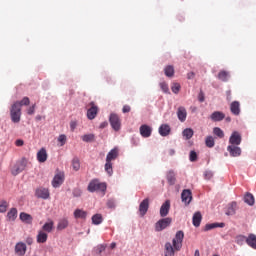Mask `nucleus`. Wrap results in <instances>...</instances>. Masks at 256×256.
<instances>
[{
  "instance_id": "nucleus-1",
  "label": "nucleus",
  "mask_w": 256,
  "mask_h": 256,
  "mask_svg": "<svg viewBox=\"0 0 256 256\" xmlns=\"http://www.w3.org/2000/svg\"><path fill=\"white\" fill-rule=\"evenodd\" d=\"M184 238L185 233L183 231L176 232L175 238L172 240L173 245L170 242L165 244L164 256H175V251H181Z\"/></svg>"
},
{
  "instance_id": "nucleus-2",
  "label": "nucleus",
  "mask_w": 256,
  "mask_h": 256,
  "mask_svg": "<svg viewBox=\"0 0 256 256\" xmlns=\"http://www.w3.org/2000/svg\"><path fill=\"white\" fill-rule=\"evenodd\" d=\"M87 190L90 193H95V191H101L102 193H105V191H107V184L101 183L99 180L94 179L88 184Z\"/></svg>"
},
{
  "instance_id": "nucleus-3",
  "label": "nucleus",
  "mask_w": 256,
  "mask_h": 256,
  "mask_svg": "<svg viewBox=\"0 0 256 256\" xmlns=\"http://www.w3.org/2000/svg\"><path fill=\"white\" fill-rule=\"evenodd\" d=\"M171 223H173V219L171 217L162 218L155 224V231H163L167 229V227H170Z\"/></svg>"
},
{
  "instance_id": "nucleus-4",
  "label": "nucleus",
  "mask_w": 256,
  "mask_h": 256,
  "mask_svg": "<svg viewBox=\"0 0 256 256\" xmlns=\"http://www.w3.org/2000/svg\"><path fill=\"white\" fill-rule=\"evenodd\" d=\"M27 167V159L23 158L22 160L18 161L11 169V173L14 176L19 175L22 171H25Z\"/></svg>"
},
{
  "instance_id": "nucleus-5",
  "label": "nucleus",
  "mask_w": 256,
  "mask_h": 256,
  "mask_svg": "<svg viewBox=\"0 0 256 256\" xmlns=\"http://www.w3.org/2000/svg\"><path fill=\"white\" fill-rule=\"evenodd\" d=\"M10 117L12 123H19L21 121V109L17 105H13L10 108Z\"/></svg>"
},
{
  "instance_id": "nucleus-6",
  "label": "nucleus",
  "mask_w": 256,
  "mask_h": 256,
  "mask_svg": "<svg viewBox=\"0 0 256 256\" xmlns=\"http://www.w3.org/2000/svg\"><path fill=\"white\" fill-rule=\"evenodd\" d=\"M109 122L114 131L121 130V118H119V115H117L115 113L110 114Z\"/></svg>"
},
{
  "instance_id": "nucleus-7",
  "label": "nucleus",
  "mask_w": 256,
  "mask_h": 256,
  "mask_svg": "<svg viewBox=\"0 0 256 256\" xmlns=\"http://www.w3.org/2000/svg\"><path fill=\"white\" fill-rule=\"evenodd\" d=\"M35 197H37V199L47 200L49 197H51V193L49 192V189L39 187L35 190Z\"/></svg>"
},
{
  "instance_id": "nucleus-8",
  "label": "nucleus",
  "mask_w": 256,
  "mask_h": 256,
  "mask_svg": "<svg viewBox=\"0 0 256 256\" xmlns=\"http://www.w3.org/2000/svg\"><path fill=\"white\" fill-rule=\"evenodd\" d=\"M64 182H65V172H58L55 174L52 180V187H54V189H57Z\"/></svg>"
},
{
  "instance_id": "nucleus-9",
  "label": "nucleus",
  "mask_w": 256,
  "mask_h": 256,
  "mask_svg": "<svg viewBox=\"0 0 256 256\" xmlns=\"http://www.w3.org/2000/svg\"><path fill=\"white\" fill-rule=\"evenodd\" d=\"M90 106L87 111V117L90 121H93L97 117V113H99V108L95 105V102H91Z\"/></svg>"
},
{
  "instance_id": "nucleus-10",
  "label": "nucleus",
  "mask_w": 256,
  "mask_h": 256,
  "mask_svg": "<svg viewBox=\"0 0 256 256\" xmlns=\"http://www.w3.org/2000/svg\"><path fill=\"white\" fill-rule=\"evenodd\" d=\"M181 199L182 203H184L185 205H189V203H191V201L193 200V194L191 193V190H183L181 194Z\"/></svg>"
},
{
  "instance_id": "nucleus-11",
  "label": "nucleus",
  "mask_w": 256,
  "mask_h": 256,
  "mask_svg": "<svg viewBox=\"0 0 256 256\" xmlns=\"http://www.w3.org/2000/svg\"><path fill=\"white\" fill-rule=\"evenodd\" d=\"M176 115L181 123L187 121V109L184 106L178 107Z\"/></svg>"
},
{
  "instance_id": "nucleus-12",
  "label": "nucleus",
  "mask_w": 256,
  "mask_h": 256,
  "mask_svg": "<svg viewBox=\"0 0 256 256\" xmlns=\"http://www.w3.org/2000/svg\"><path fill=\"white\" fill-rule=\"evenodd\" d=\"M15 253L18 256H24L27 253V245L23 242L16 243Z\"/></svg>"
},
{
  "instance_id": "nucleus-13",
  "label": "nucleus",
  "mask_w": 256,
  "mask_h": 256,
  "mask_svg": "<svg viewBox=\"0 0 256 256\" xmlns=\"http://www.w3.org/2000/svg\"><path fill=\"white\" fill-rule=\"evenodd\" d=\"M147 211H149V198H145L139 205V213L141 217H145Z\"/></svg>"
},
{
  "instance_id": "nucleus-14",
  "label": "nucleus",
  "mask_w": 256,
  "mask_h": 256,
  "mask_svg": "<svg viewBox=\"0 0 256 256\" xmlns=\"http://www.w3.org/2000/svg\"><path fill=\"white\" fill-rule=\"evenodd\" d=\"M171 209V201L166 200L160 207V217H167Z\"/></svg>"
},
{
  "instance_id": "nucleus-15",
  "label": "nucleus",
  "mask_w": 256,
  "mask_h": 256,
  "mask_svg": "<svg viewBox=\"0 0 256 256\" xmlns=\"http://www.w3.org/2000/svg\"><path fill=\"white\" fill-rule=\"evenodd\" d=\"M151 133H153V128L147 124H143L140 126V135L144 138L151 137Z\"/></svg>"
},
{
  "instance_id": "nucleus-16",
  "label": "nucleus",
  "mask_w": 256,
  "mask_h": 256,
  "mask_svg": "<svg viewBox=\"0 0 256 256\" xmlns=\"http://www.w3.org/2000/svg\"><path fill=\"white\" fill-rule=\"evenodd\" d=\"M227 151L230 153L231 157H239L241 155V148L237 145H229Z\"/></svg>"
},
{
  "instance_id": "nucleus-17",
  "label": "nucleus",
  "mask_w": 256,
  "mask_h": 256,
  "mask_svg": "<svg viewBox=\"0 0 256 256\" xmlns=\"http://www.w3.org/2000/svg\"><path fill=\"white\" fill-rule=\"evenodd\" d=\"M230 111L232 115H240L241 114V103L239 101H233L230 104Z\"/></svg>"
},
{
  "instance_id": "nucleus-18",
  "label": "nucleus",
  "mask_w": 256,
  "mask_h": 256,
  "mask_svg": "<svg viewBox=\"0 0 256 256\" xmlns=\"http://www.w3.org/2000/svg\"><path fill=\"white\" fill-rule=\"evenodd\" d=\"M229 143L231 145H241V134L237 131L233 132L230 136Z\"/></svg>"
},
{
  "instance_id": "nucleus-19",
  "label": "nucleus",
  "mask_w": 256,
  "mask_h": 256,
  "mask_svg": "<svg viewBox=\"0 0 256 256\" xmlns=\"http://www.w3.org/2000/svg\"><path fill=\"white\" fill-rule=\"evenodd\" d=\"M119 157V148L115 147L110 150L106 156V161H115Z\"/></svg>"
},
{
  "instance_id": "nucleus-20",
  "label": "nucleus",
  "mask_w": 256,
  "mask_h": 256,
  "mask_svg": "<svg viewBox=\"0 0 256 256\" xmlns=\"http://www.w3.org/2000/svg\"><path fill=\"white\" fill-rule=\"evenodd\" d=\"M158 131L161 137H167L171 134V126H169V124H162Z\"/></svg>"
},
{
  "instance_id": "nucleus-21",
  "label": "nucleus",
  "mask_w": 256,
  "mask_h": 256,
  "mask_svg": "<svg viewBox=\"0 0 256 256\" xmlns=\"http://www.w3.org/2000/svg\"><path fill=\"white\" fill-rule=\"evenodd\" d=\"M223 229L225 227V223L221 222H215L211 224H206L205 227L203 228V231H211L212 229H217V228Z\"/></svg>"
},
{
  "instance_id": "nucleus-22",
  "label": "nucleus",
  "mask_w": 256,
  "mask_h": 256,
  "mask_svg": "<svg viewBox=\"0 0 256 256\" xmlns=\"http://www.w3.org/2000/svg\"><path fill=\"white\" fill-rule=\"evenodd\" d=\"M210 119L214 122L223 121V119H225V113L221 111H215L211 114Z\"/></svg>"
},
{
  "instance_id": "nucleus-23",
  "label": "nucleus",
  "mask_w": 256,
  "mask_h": 256,
  "mask_svg": "<svg viewBox=\"0 0 256 256\" xmlns=\"http://www.w3.org/2000/svg\"><path fill=\"white\" fill-rule=\"evenodd\" d=\"M47 157V150L45 148H41L37 152V160L39 161V163H45V161H47Z\"/></svg>"
},
{
  "instance_id": "nucleus-24",
  "label": "nucleus",
  "mask_w": 256,
  "mask_h": 256,
  "mask_svg": "<svg viewBox=\"0 0 256 256\" xmlns=\"http://www.w3.org/2000/svg\"><path fill=\"white\" fill-rule=\"evenodd\" d=\"M201 221H203V215H201V212H195L192 217L194 227H200Z\"/></svg>"
},
{
  "instance_id": "nucleus-25",
  "label": "nucleus",
  "mask_w": 256,
  "mask_h": 256,
  "mask_svg": "<svg viewBox=\"0 0 256 256\" xmlns=\"http://www.w3.org/2000/svg\"><path fill=\"white\" fill-rule=\"evenodd\" d=\"M236 211H237V202H232L227 205L225 213L226 215L230 216V215H235Z\"/></svg>"
},
{
  "instance_id": "nucleus-26",
  "label": "nucleus",
  "mask_w": 256,
  "mask_h": 256,
  "mask_svg": "<svg viewBox=\"0 0 256 256\" xmlns=\"http://www.w3.org/2000/svg\"><path fill=\"white\" fill-rule=\"evenodd\" d=\"M49 235L46 234L43 230H39L36 236L37 243H47Z\"/></svg>"
},
{
  "instance_id": "nucleus-27",
  "label": "nucleus",
  "mask_w": 256,
  "mask_h": 256,
  "mask_svg": "<svg viewBox=\"0 0 256 256\" xmlns=\"http://www.w3.org/2000/svg\"><path fill=\"white\" fill-rule=\"evenodd\" d=\"M69 227V220L67 218H62L58 221L57 231H63Z\"/></svg>"
},
{
  "instance_id": "nucleus-28",
  "label": "nucleus",
  "mask_w": 256,
  "mask_h": 256,
  "mask_svg": "<svg viewBox=\"0 0 256 256\" xmlns=\"http://www.w3.org/2000/svg\"><path fill=\"white\" fill-rule=\"evenodd\" d=\"M54 227H55V222H53V220H49L42 226V231L44 233H51V231H53Z\"/></svg>"
},
{
  "instance_id": "nucleus-29",
  "label": "nucleus",
  "mask_w": 256,
  "mask_h": 256,
  "mask_svg": "<svg viewBox=\"0 0 256 256\" xmlns=\"http://www.w3.org/2000/svg\"><path fill=\"white\" fill-rule=\"evenodd\" d=\"M20 219L23 221V223H27V225H31L33 223V216L25 212L20 213Z\"/></svg>"
},
{
  "instance_id": "nucleus-30",
  "label": "nucleus",
  "mask_w": 256,
  "mask_h": 256,
  "mask_svg": "<svg viewBox=\"0 0 256 256\" xmlns=\"http://www.w3.org/2000/svg\"><path fill=\"white\" fill-rule=\"evenodd\" d=\"M246 243L249 247L252 249H256V235L255 234H249Z\"/></svg>"
},
{
  "instance_id": "nucleus-31",
  "label": "nucleus",
  "mask_w": 256,
  "mask_h": 256,
  "mask_svg": "<svg viewBox=\"0 0 256 256\" xmlns=\"http://www.w3.org/2000/svg\"><path fill=\"white\" fill-rule=\"evenodd\" d=\"M31 103V100L29 99V97H24L21 101H16L14 102L12 105H17L18 109H21V107L25 106H29Z\"/></svg>"
},
{
  "instance_id": "nucleus-32",
  "label": "nucleus",
  "mask_w": 256,
  "mask_h": 256,
  "mask_svg": "<svg viewBox=\"0 0 256 256\" xmlns=\"http://www.w3.org/2000/svg\"><path fill=\"white\" fill-rule=\"evenodd\" d=\"M74 217L75 219H87V211H84L83 209H76L74 211Z\"/></svg>"
},
{
  "instance_id": "nucleus-33",
  "label": "nucleus",
  "mask_w": 256,
  "mask_h": 256,
  "mask_svg": "<svg viewBox=\"0 0 256 256\" xmlns=\"http://www.w3.org/2000/svg\"><path fill=\"white\" fill-rule=\"evenodd\" d=\"M182 135L186 141H189L195 135V132L192 128H186L182 131Z\"/></svg>"
},
{
  "instance_id": "nucleus-34",
  "label": "nucleus",
  "mask_w": 256,
  "mask_h": 256,
  "mask_svg": "<svg viewBox=\"0 0 256 256\" xmlns=\"http://www.w3.org/2000/svg\"><path fill=\"white\" fill-rule=\"evenodd\" d=\"M166 179L169 185H175V181H177V179L175 178V172L173 170L168 171L166 175Z\"/></svg>"
},
{
  "instance_id": "nucleus-35",
  "label": "nucleus",
  "mask_w": 256,
  "mask_h": 256,
  "mask_svg": "<svg viewBox=\"0 0 256 256\" xmlns=\"http://www.w3.org/2000/svg\"><path fill=\"white\" fill-rule=\"evenodd\" d=\"M218 79L219 81H223L224 83H227V81H229V72L225 70H221L218 73Z\"/></svg>"
},
{
  "instance_id": "nucleus-36",
  "label": "nucleus",
  "mask_w": 256,
  "mask_h": 256,
  "mask_svg": "<svg viewBox=\"0 0 256 256\" xmlns=\"http://www.w3.org/2000/svg\"><path fill=\"white\" fill-rule=\"evenodd\" d=\"M166 77H173L175 75V68L172 65H168L164 68Z\"/></svg>"
},
{
  "instance_id": "nucleus-37",
  "label": "nucleus",
  "mask_w": 256,
  "mask_h": 256,
  "mask_svg": "<svg viewBox=\"0 0 256 256\" xmlns=\"http://www.w3.org/2000/svg\"><path fill=\"white\" fill-rule=\"evenodd\" d=\"M93 225H101L103 223V215L95 214L92 216Z\"/></svg>"
},
{
  "instance_id": "nucleus-38",
  "label": "nucleus",
  "mask_w": 256,
  "mask_h": 256,
  "mask_svg": "<svg viewBox=\"0 0 256 256\" xmlns=\"http://www.w3.org/2000/svg\"><path fill=\"white\" fill-rule=\"evenodd\" d=\"M7 219H8V221H15L17 219V209L16 208H12L7 213Z\"/></svg>"
},
{
  "instance_id": "nucleus-39",
  "label": "nucleus",
  "mask_w": 256,
  "mask_h": 256,
  "mask_svg": "<svg viewBox=\"0 0 256 256\" xmlns=\"http://www.w3.org/2000/svg\"><path fill=\"white\" fill-rule=\"evenodd\" d=\"M244 201L247 203V205H255V197L251 193H247L245 195Z\"/></svg>"
},
{
  "instance_id": "nucleus-40",
  "label": "nucleus",
  "mask_w": 256,
  "mask_h": 256,
  "mask_svg": "<svg viewBox=\"0 0 256 256\" xmlns=\"http://www.w3.org/2000/svg\"><path fill=\"white\" fill-rule=\"evenodd\" d=\"M104 169L106 173L111 177L113 175V163L111 161H106Z\"/></svg>"
},
{
  "instance_id": "nucleus-41",
  "label": "nucleus",
  "mask_w": 256,
  "mask_h": 256,
  "mask_svg": "<svg viewBox=\"0 0 256 256\" xmlns=\"http://www.w3.org/2000/svg\"><path fill=\"white\" fill-rule=\"evenodd\" d=\"M81 139L84 141V143H92V141H95V134L83 135Z\"/></svg>"
},
{
  "instance_id": "nucleus-42",
  "label": "nucleus",
  "mask_w": 256,
  "mask_h": 256,
  "mask_svg": "<svg viewBox=\"0 0 256 256\" xmlns=\"http://www.w3.org/2000/svg\"><path fill=\"white\" fill-rule=\"evenodd\" d=\"M213 133L214 135H216V137H219L220 139H223V137H225V133L219 127H215L213 129Z\"/></svg>"
},
{
  "instance_id": "nucleus-43",
  "label": "nucleus",
  "mask_w": 256,
  "mask_h": 256,
  "mask_svg": "<svg viewBox=\"0 0 256 256\" xmlns=\"http://www.w3.org/2000/svg\"><path fill=\"white\" fill-rule=\"evenodd\" d=\"M205 143H206V147H209V148L215 147V139H213L212 136H207Z\"/></svg>"
},
{
  "instance_id": "nucleus-44",
  "label": "nucleus",
  "mask_w": 256,
  "mask_h": 256,
  "mask_svg": "<svg viewBox=\"0 0 256 256\" xmlns=\"http://www.w3.org/2000/svg\"><path fill=\"white\" fill-rule=\"evenodd\" d=\"M72 167L74 171H79V169H81V163L79 162V158H74L72 160Z\"/></svg>"
},
{
  "instance_id": "nucleus-45",
  "label": "nucleus",
  "mask_w": 256,
  "mask_h": 256,
  "mask_svg": "<svg viewBox=\"0 0 256 256\" xmlns=\"http://www.w3.org/2000/svg\"><path fill=\"white\" fill-rule=\"evenodd\" d=\"M171 91L177 95L181 91V84L180 83H173L171 86Z\"/></svg>"
},
{
  "instance_id": "nucleus-46",
  "label": "nucleus",
  "mask_w": 256,
  "mask_h": 256,
  "mask_svg": "<svg viewBox=\"0 0 256 256\" xmlns=\"http://www.w3.org/2000/svg\"><path fill=\"white\" fill-rule=\"evenodd\" d=\"M8 207H9V203H7V201H1L0 202V213H6Z\"/></svg>"
},
{
  "instance_id": "nucleus-47",
  "label": "nucleus",
  "mask_w": 256,
  "mask_h": 256,
  "mask_svg": "<svg viewBox=\"0 0 256 256\" xmlns=\"http://www.w3.org/2000/svg\"><path fill=\"white\" fill-rule=\"evenodd\" d=\"M245 241H247V237H245L243 235H239L236 237L237 245H243V243H245Z\"/></svg>"
},
{
  "instance_id": "nucleus-48",
  "label": "nucleus",
  "mask_w": 256,
  "mask_h": 256,
  "mask_svg": "<svg viewBox=\"0 0 256 256\" xmlns=\"http://www.w3.org/2000/svg\"><path fill=\"white\" fill-rule=\"evenodd\" d=\"M197 152H195V150L190 151V155H189V159L192 163H195V161H197Z\"/></svg>"
},
{
  "instance_id": "nucleus-49",
  "label": "nucleus",
  "mask_w": 256,
  "mask_h": 256,
  "mask_svg": "<svg viewBox=\"0 0 256 256\" xmlns=\"http://www.w3.org/2000/svg\"><path fill=\"white\" fill-rule=\"evenodd\" d=\"M58 142L60 143V147H63V145L67 143V136H65L64 134L60 135L58 137Z\"/></svg>"
},
{
  "instance_id": "nucleus-50",
  "label": "nucleus",
  "mask_w": 256,
  "mask_h": 256,
  "mask_svg": "<svg viewBox=\"0 0 256 256\" xmlns=\"http://www.w3.org/2000/svg\"><path fill=\"white\" fill-rule=\"evenodd\" d=\"M72 194L73 197H81V195H83V191L79 188H76L73 190Z\"/></svg>"
},
{
  "instance_id": "nucleus-51",
  "label": "nucleus",
  "mask_w": 256,
  "mask_h": 256,
  "mask_svg": "<svg viewBox=\"0 0 256 256\" xmlns=\"http://www.w3.org/2000/svg\"><path fill=\"white\" fill-rule=\"evenodd\" d=\"M160 87L164 93H169V86L167 85V83L165 82L160 83Z\"/></svg>"
},
{
  "instance_id": "nucleus-52",
  "label": "nucleus",
  "mask_w": 256,
  "mask_h": 256,
  "mask_svg": "<svg viewBox=\"0 0 256 256\" xmlns=\"http://www.w3.org/2000/svg\"><path fill=\"white\" fill-rule=\"evenodd\" d=\"M35 107H36L35 104L32 105V106H30V107L27 109V114H28V115H35Z\"/></svg>"
},
{
  "instance_id": "nucleus-53",
  "label": "nucleus",
  "mask_w": 256,
  "mask_h": 256,
  "mask_svg": "<svg viewBox=\"0 0 256 256\" xmlns=\"http://www.w3.org/2000/svg\"><path fill=\"white\" fill-rule=\"evenodd\" d=\"M107 207L109 209H115V200H108Z\"/></svg>"
},
{
  "instance_id": "nucleus-54",
  "label": "nucleus",
  "mask_w": 256,
  "mask_h": 256,
  "mask_svg": "<svg viewBox=\"0 0 256 256\" xmlns=\"http://www.w3.org/2000/svg\"><path fill=\"white\" fill-rule=\"evenodd\" d=\"M204 177H205V179H207V180L212 179V178H213V172H211V171H206V172L204 173Z\"/></svg>"
},
{
  "instance_id": "nucleus-55",
  "label": "nucleus",
  "mask_w": 256,
  "mask_h": 256,
  "mask_svg": "<svg viewBox=\"0 0 256 256\" xmlns=\"http://www.w3.org/2000/svg\"><path fill=\"white\" fill-rule=\"evenodd\" d=\"M131 112V106L124 105L122 108V113H130Z\"/></svg>"
},
{
  "instance_id": "nucleus-56",
  "label": "nucleus",
  "mask_w": 256,
  "mask_h": 256,
  "mask_svg": "<svg viewBox=\"0 0 256 256\" xmlns=\"http://www.w3.org/2000/svg\"><path fill=\"white\" fill-rule=\"evenodd\" d=\"M198 101H200V103H203V101H205V94L203 93V91L199 93Z\"/></svg>"
},
{
  "instance_id": "nucleus-57",
  "label": "nucleus",
  "mask_w": 256,
  "mask_h": 256,
  "mask_svg": "<svg viewBox=\"0 0 256 256\" xmlns=\"http://www.w3.org/2000/svg\"><path fill=\"white\" fill-rule=\"evenodd\" d=\"M76 127H77V122H71V123H70V129H71V131H75Z\"/></svg>"
},
{
  "instance_id": "nucleus-58",
  "label": "nucleus",
  "mask_w": 256,
  "mask_h": 256,
  "mask_svg": "<svg viewBox=\"0 0 256 256\" xmlns=\"http://www.w3.org/2000/svg\"><path fill=\"white\" fill-rule=\"evenodd\" d=\"M26 243H27V245H33V238L32 237H27L26 238Z\"/></svg>"
},
{
  "instance_id": "nucleus-59",
  "label": "nucleus",
  "mask_w": 256,
  "mask_h": 256,
  "mask_svg": "<svg viewBox=\"0 0 256 256\" xmlns=\"http://www.w3.org/2000/svg\"><path fill=\"white\" fill-rule=\"evenodd\" d=\"M15 145L17 147H23V140H16Z\"/></svg>"
},
{
  "instance_id": "nucleus-60",
  "label": "nucleus",
  "mask_w": 256,
  "mask_h": 256,
  "mask_svg": "<svg viewBox=\"0 0 256 256\" xmlns=\"http://www.w3.org/2000/svg\"><path fill=\"white\" fill-rule=\"evenodd\" d=\"M195 78V73L194 72H190L187 74V79H194Z\"/></svg>"
},
{
  "instance_id": "nucleus-61",
  "label": "nucleus",
  "mask_w": 256,
  "mask_h": 256,
  "mask_svg": "<svg viewBox=\"0 0 256 256\" xmlns=\"http://www.w3.org/2000/svg\"><path fill=\"white\" fill-rule=\"evenodd\" d=\"M107 125H109V123L107 121H105V122H102L99 127H100V129H105V127H107Z\"/></svg>"
},
{
  "instance_id": "nucleus-62",
  "label": "nucleus",
  "mask_w": 256,
  "mask_h": 256,
  "mask_svg": "<svg viewBox=\"0 0 256 256\" xmlns=\"http://www.w3.org/2000/svg\"><path fill=\"white\" fill-rule=\"evenodd\" d=\"M226 97L228 101H231V90L226 91Z\"/></svg>"
},
{
  "instance_id": "nucleus-63",
  "label": "nucleus",
  "mask_w": 256,
  "mask_h": 256,
  "mask_svg": "<svg viewBox=\"0 0 256 256\" xmlns=\"http://www.w3.org/2000/svg\"><path fill=\"white\" fill-rule=\"evenodd\" d=\"M103 251H105V246H100L99 247V253H103Z\"/></svg>"
},
{
  "instance_id": "nucleus-64",
  "label": "nucleus",
  "mask_w": 256,
  "mask_h": 256,
  "mask_svg": "<svg viewBox=\"0 0 256 256\" xmlns=\"http://www.w3.org/2000/svg\"><path fill=\"white\" fill-rule=\"evenodd\" d=\"M110 247H111V249H115V247H117V244L115 242H112Z\"/></svg>"
}]
</instances>
